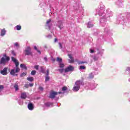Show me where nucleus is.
<instances>
[{
	"instance_id": "nucleus-1",
	"label": "nucleus",
	"mask_w": 130,
	"mask_h": 130,
	"mask_svg": "<svg viewBox=\"0 0 130 130\" xmlns=\"http://www.w3.org/2000/svg\"><path fill=\"white\" fill-rule=\"evenodd\" d=\"M12 60L15 63L16 69V71H15V69L11 70L10 72V75H12V76H17V75H16V73H19V72H20V68H19V62L18 60H17V59L14 57H12Z\"/></svg>"
},
{
	"instance_id": "nucleus-2",
	"label": "nucleus",
	"mask_w": 130,
	"mask_h": 130,
	"mask_svg": "<svg viewBox=\"0 0 130 130\" xmlns=\"http://www.w3.org/2000/svg\"><path fill=\"white\" fill-rule=\"evenodd\" d=\"M82 81L80 80H77L73 88V91L74 92H78L80 90V86L82 85Z\"/></svg>"
},
{
	"instance_id": "nucleus-3",
	"label": "nucleus",
	"mask_w": 130,
	"mask_h": 130,
	"mask_svg": "<svg viewBox=\"0 0 130 130\" xmlns=\"http://www.w3.org/2000/svg\"><path fill=\"white\" fill-rule=\"evenodd\" d=\"M9 60H10V57L7 56V55H5L4 57L1 58L0 64H5L6 61H9Z\"/></svg>"
},
{
	"instance_id": "nucleus-4",
	"label": "nucleus",
	"mask_w": 130,
	"mask_h": 130,
	"mask_svg": "<svg viewBox=\"0 0 130 130\" xmlns=\"http://www.w3.org/2000/svg\"><path fill=\"white\" fill-rule=\"evenodd\" d=\"M25 55H32V52H31V48L27 47L25 50Z\"/></svg>"
},
{
	"instance_id": "nucleus-5",
	"label": "nucleus",
	"mask_w": 130,
	"mask_h": 130,
	"mask_svg": "<svg viewBox=\"0 0 130 130\" xmlns=\"http://www.w3.org/2000/svg\"><path fill=\"white\" fill-rule=\"evenodd\" d=\"M74 67L70 65L68 67L66 68L64 71L65 73H68L69 72H73L74 71Z\"/></svg>"
},
{
	"instance_id": "nucleus-6",
	"label": "nucleus",
	"mask_w": 130,
	"mask_h": 130,
	"mask_svg": "<svg viewBox=\"0 0 130 130\" xmlns=\"http://www.w3.org/2000/svg\"><path fill=\"white\" fill-rule=\"evenodd\" d=\"M57 94H58V92H57L53 91H51L50 93V98H51V99H53L54 98H55V96H56Z\"/></svg>"
},
{
	"instance_id": "nucleus-7",
	"label": "nucleus",
	"mask_w": 130,
	"mask_h": 130,
	"mask_svg": "<svg viewBox=\"0 0 130 130\" xmlns=\"http://www.w3.org/2000/svg\"><path fill=\"white\" fill-rule=\"evenodd\" d=\"M68 56L69 58H70V59L69 60L70 63H73V62L75 61V59H74L72 54H69Z\"/></svg>"
},
{
	"instance_id": "nucleus-8",
	"label": "nucleus",
	"mask_w": 130,
	"mask_h": 130,
	"mask_svg": "<svg viewBox=\"0 0 130 130\" xmlns=\"http://www.w3.org/2000/svg\"><path fill=\"white\" fill-rule=\"evenodd\" d=\"M1 74L3 75H8V68H5L1 71Z\"/></svg>"
},
{
	"instance_id": "nucleus-9",
	"label": "nucleus",
	"mask_w": 130,
	"mask_h": 130,
	"mask_svg": "<svg viewBox=\"0 0 130 130\" xmlns=\"http://www.w3.org/2000/svg\"><path fill=\"white\" fill-rule=\"evenodd\" d=\"M27 107L29 110H33L34 109V106H33L32 103L28 104Z\"/></svg>"
},
{
	"instance_id": "nucleus-10",
	"label": "nucleus",
	"mask_w": 130,
	"mask_h": 130,
	"mask_svg": "<svg viewBox=\"0 0 130 130\" xmlns=\"http://www.w3.org/2000/svg\"><path fill=\"white\" fill-rule=\"evenodd\" d=\"M21 97L22 99H26L27 98V93L26 92L21 93Z\"/></svg>"
},
{
	"instance_id": "nucleus-11",
	"label": "nucleus",
	"mask_w": 130,
	"mask_h": 130,
	"mask_svg": "<svg viewBox=\"0 0 130 130\" xmlns=\"http://www.w3.org/2000/svg\"><path fill=\"white\" fill-rule=\"evenodd\" d=\"M57 25L60 29H61L62 28V22H61V21H58Z\"/></svg>"
},
{
	"instance_id": "nucleus-12",
	"label": "nucleus",
	"mask_w": 130,
	"mask_h": 130,
	"mask_svg": "<svg viewBox=\"0 0 130 130\" xmlns=\"http://www.w3.org/2000/svg\"><path fill=\"white\" fill-rule=\"evenodd\" d=\"M56 61H58L59 63H61V62H62V59H61V58L57 57L56 59Z\"/></svg>"
},
{
	"instance_id": "nucleus-13",
	"label": "nucleus",
	"mask_w": 130,
	"mask_h": 130,
	"mask_svg": "<svg viewBox=\"0 0 130 130\" xmlns=\"http://www.w3.org/2000/svg\"><path fill=\"white\" fill-rule=\"evenodd\" d=\"M1 36H4L6 34V29H3L1 30Z\"/></svg>"
},
{
	"instance_id": "nucleus-14",
	"label": "nucleus",
	"mask_w": 130,
	"mask_h": 130,
	"mask_svg": "<svg viewBox=\"0 0 130 130\" xmlns=\"http://www.w3.org/2000/svg\"><path fill=\"white\" fill-rule=\"evenodd\" d=\"M20 68H21V69H24V70H27V67L24 64H21Z\"/></svg>"
},
{
	"instance_id": "nucleus-15",
	"label": "nucleus",
	"mask_w": 130,
	"mask_h": 130,
	"mask_svg": "<svg viewBox=\"0 0 130 130\" xmlns=\"http://www.w3.org/2000/svg\"><path fill=\"white\" fill-rule=\"evenodd\" d=\"M27 80L29 82H33V81H34V78L33 77H27Z\"/></svg>"
},
{
	"instance_id": "nucleus-16",
	"label": "nucleus",
	"mask_w": 130,
	"mask_h": 130,
	"mask_svg": "<svg viewBox=\"0 0 130 130\" xmlns=\"http://www.w3.org/2000/svg\"><path fill=\"white\" fill-rule=\"evenodd\" d=\"M14 88H15L16 91H18V90L19 89V85H18V84H15L14 85Z\"/></svg>"
},
{
	"instance_id": "nucleus-17",
	"label": "nucleus",
	"mask_w": 130,
	"mask_h": 130,
	"mask_svg": "<svg viewBox=\"0 0 130 130\" xmlns=\"http://www.w3.org/2000/svg\"><path fill=\"white\" fill-rule=\"evenodd\" d=\"M93 26V24H91V22H89L87 24L88 28H91Z\"/></svg>"
},
{
	"instance_id": "nucleus-18",
	"label": "nucleus",
	"mask_w": 130,
	"mask_h": 130,
	"mask_svg": "<svg viewBox=\"0 0 130 130\" xmlns=\"http://www.w3.org/2000/svg\"><path fill=\"white\" fill-rule=\"evenodd\" d=\"M15 28H16L17 30H21V28H22V27H21V25H17L15 27Z\"/></svg>"
},
{
	"instance_id": "nucleus-19",
	"label": "nucleus",
	"mask_w": 130,
	"mask_h": 130,
	"mask_svg": "<svg viewBox=\"0 0 130 130\" xmlns=\"http://www.w3.org/2000/svg\"><path fill=\"white\" fill-rule=\"evenodd\" d=\"M59 68H64V64L62 63H59Z\"/></svg>"
},
{
	"instance_id": "nucleus-20",
	"label": "nucleus",
	"mask_w": 130,
	"mask_h": 130,
	"mask_svg": "<svg viewBox=\"0 0 130 130\" xmlns=\"http://www.w3.org/2000/svg\"><path fill=\"white\" fill-rule=\"evenodd\" d=\"M52 105V104H51V103H47L45 104L46 106H47V107H49V106Z\"/></svg>"
},
{
	"instance_id": "nucleus-21",
	"label": "nucleus",
	"mask_w": 130,
	"mask_h": 130,
	"mask_svg": "<svg viewBox=\"0 0 130 130\" xmlns=\"http://www.w3.org/2000/svg\"><path fill=\"white\" fill-rule=\"evenodd\" d=\"M67 90H68V87H67L66 86H63L62 88V91H67Z\"/></svg>"
},
{
	"instance_id": "nucleus-22",
	"label": "nucleus",
	"mask_w": 130,
	"mask_h": 130,
	"mask_svg": "<svg viewBox=\"0 0 130 130\" xmlns=\"http://www.w3.org/2000/svg\"><path fill=\"white\" fill-rule=\"evenodd\" d=\"M36 74V71L35 70H33L31 72V75H32V76H34Z\"/></svg>"
},
{
	"instance_id": "nucleus-23",
	"label": "nucleus",
	"mask_w": 130,
	"mask_h": 130,
	"mask_svg": "<svg viewBox=\"0 0 130 130\" xmlns=\"http://www.w3.org/2000/svg\"><path fill=\"white\" fill-rule=\"evenodd\" d=\"M85 69H86V67L85 66H80L79 67L80 70H85Z\"/></svg>"
},
{
	"instance_id": "nucleus-24",
	"label": "nucleus",
	"mask_w": 130,
	"mask_h": 130,
	"mask_svg": "<svg viewBox=\"0 0 130 130\" xmlns=\"http://www.w3.org/2000/svg\"><path fill=\"white\" fill-rule=\"evenodd\" d=\"M48 81H49V77L46 76L45 78V82H47Z\"/></svg>"
},
{
	"instance_id": "nucleus-25",
	"label": "nucleus",
	"mask_w": 130,
	"mask_h": 130,
	"mask_svg": "<svg viewBox=\"0 0 130 130\" xmlns=\"http://www.w3.org/2000/svg\"><path fill=\"white\" fill-rule=\"evenodd\" d=\"M26 75H27V73H23L22 74H21L20 77H24V76H26Z\"/></svg>"
},
{
	"instance_id": "nucleus-26",
	"label": "nucleus",
	"mask_w": 130,
	"mask_h": 130,
	"mask_svg": "<svg viewBox=\"0 0 130 130\" xmlns=\"http://www.w3.org/2000/svg\"><path fill=\"white\" fill-rule=\"evenodd\" d=\"M63 71H64V69H58V71H59L60 73H63Z\"/></svg>"
},
{
	"instance_id": "nucleus-27",
	"label": "nucleus",
	"mask_w": 130,
	"mask_h": 130,
	"mask_svg": "<svg viewBox=\"0 0 130 130\" xmlns=\"http://www.w3.org/2000/svg\"><path fill=\"white\" fill-rule=\"evenodd\" d=\"M51 22V19L48 20L46 22L47 25H48V24L50 23Z\"/></svg>"
},
{
	"instance_id": "nucleus-28",
	"label": "nucleus",
	"mask_w": 130,
	"mask_h": 130,
	"mask_svg": "<svg viewBox=\"0 0 130 130\" xmlns=\"http://www.w3.org/2000/svg\"><path fill=\"white\" fill-rule=\"evenodd\" d=\"M34 48H35V50H37L38 52H39V53H41L40 51H39V50H38L37 49V47H36V46H35L34 47Z\"/></svg>"
},
{
	"instance_id": "nucleus-29",
	"label": "nucleus",
	"mask_w": 130,
	"mask_h": 130,
	"mask_svg": "<svg viewBox=\"0 0 130 130\" xmlns=\"http://www.w3.org/2000/svg\"><path fill=\"white\" fill-rule=\"evenodd\" d=\"M39 68V66H38V65L35 66L34 67V68H35L36 70H38Z\"/></svg>"
},
{
	"instance_id": "nucleus-30",
	"label": "nucleus",
	"mask_w": 130,
	"mask_h": 130,
	"mask_svg": "<svg viewBox=\"0 0 130 130\" xmlns=\"http://www.w3.org/2000/svg\"><path fill=\"white\" fill-rule=\"evenodd\" d=\"M78 64H81L82 63H85V62H84V61H78Z\"/></svg>"
},
{
	"instance_id": "nucleus-31",
	"label": "nucleus",
	"mask_w": 130,
	"mask_h": 130,
	"mask_svg": "<svg viewBox=\"0 0 130 130\" xmlns=\"http://www.w3.org/2000/svg\"><path fill=\"white\" fill-rule=\"evenodd\" d=\"M14 45H15V46H16L17 47H19V43H15L14 44Z\"/></svg>"
},
{
	"instance_id": "nucleus-32",
	"label": "nucleus",
	"mask_w": 130,
	"mask_h": 130,
	"mask_svg": "<svg viewBox=\"0 0 130 130\" xmlns=\"http://www.w3.org/2000/svg\"><path fill=\"white\" fill-rule=\"evenodd\" d=\"M4 85H0V90H3V89H4Z\"/></svg>"
},
{
	"instance_id": "nucleus-33",
	"label": "nucleus",
	"mask_w": 130,
	"mask_h": 130,
	"mask_svg": "<svg viewBox=\"0 0 130 130\" xmlns=\"http://www.w3.org/2000/svg\"><path fill=\"white\" fill-rule=\"evenodd\" d=\"M48 75H49V70H47V73H46V76H48Z\"/></svg>"
},
{
	"instance_id": "nucleus-34",
	"label": "nucleus",
	"mask_w": 130,
	"mask_h": 130,
	"mask_svg": "<svg viewBox=\"0 0 130 130\" xmlns=\"http://www.w3.org/2000/svg\"><path fill=\"white\" fill-rule=\"evenodd\" d=\"M95 52V50L90 49V53H94Z\"/></svg>"
},
{
	"instance_id": "nucleus-35",
	"label": "nucleus",
	"mask_w": 130,
	"mask_h": 130,
	"mask_svg": "<svg viewBox=\"0 0 130 130\" xmlns=\"http://www.w3.org/2000/svg\"><path fill=\"white\" fill-rule=\"evenodd\" d=\"M39 89L40 90V91H43V87L40 86Z\"/></svg>"
},
{
	"instance_id": "nucleus-36",
	"label": "nucleus",
	"mask_w": 130,
	"mask_h": 130,
	"mask_svg": "<svg viewBox=\"0 0 130 130\" xmlns=\"http://www.w3.org/2000/svg\"><path fill=\"white\" fill-rule=\"evenodd\" d=\"M12 54H13V55H14V56L16 55V53H15V51H12Z\"/></svg>"
},
{
	"instance_id": "nucleus-37",
	"label": "nucleus",
	"mask_w": 130,
	"mask_h": 130,
	"mask_svg": "<svg viewBox=\"0 0 130 130\" xmlns=\"http://www.w3.org/2000/svg\"><path fill=\"white\" fill-rule=\"evenodd\" d=\"M24 87H25V88H28V87H29V85H28V84H25V85H24Z\"/></svg>"
},
{
	"instance_id": "nucleus-38",
	"label": "nucleus",
	"mask_w": 130,
	"mask_h": 130,
	"mask_svg": "<svg viewBox=\"0 0 130 130\" xmlns=\"http://www.w3.org/2000/svg\"><path fill=\"white\" fill-rule=\"evenodd\" d=\"M59 45L60 48H62V46H61V44L60 43H59Z\"/></svg>"
},
{
	"instance_id": "nucleus-39",
	"label": "nucleus",
	"mask_w": 130,
	"mask_h": 130,
	"mask_svg": "<svg viewBox=\"0 0 130 130\" xmlns=\"http://www.w3.org/2000/svg\"><path fill=\"white\" fill-rule=\"evenodd\" d=\"M33 83H30L29 84V86H30V87H33Z\"/></svg>"
},
{
	"instance_id": "nucleus-40",
	"label": "nucleus",
	"mask_w": 130,
	"mask_h": 130,
	"mask_svg": "<svg viewBox=\"0 0 130 130\" xmlns=\"http://www.w3.org/2000/svg\"><path fill=\"white\" fill-rule=\"evenodd\" d=\"M54 42H57V39H55Z\"/></svg>"
},
{
	"instance_id": "nucleus-41",
	"label": "nucleus",
	"mask_w": 130,
	"mask_h": 130,
	"mask_svg": "<svg viewBox=\"0 0 130 130\" xmlns=\"http://www.w3.org/2000/svg\"><path fill=\"white\" fill-rule=\"evenodd\" d=\"M44 59H45V61H47V57H45Z\"/></svg>"
},
{
	"instance_id": "nucleus-42",
	"label": "nucleus",
	"mask_w": 130,
	"mask_h": 130,
	"mask_svg": "<svg viewBox=\"0 0 130 130\" xmlns=\"http://www.w3.org/2000/svg\"><path fill=\"white\" fill-rule=\"evenodd\" d=\"M91 75H92V73L90 74V78H93V76H91Z\"/></svg>"
},
{
	"instance_id": "nucleus-43",
	"label": "nucleus",
	"mask_w": 130,
	"mask_h": 130,
	"mask_svg": "<svg viewBox=\"0 0 130 130\" xmlns=\"http://www.w3.org/2000/svg\"><path fill=\"white\" fill-rule=\"evenodd\" d=\"M58 94H61V92H58Z\"/></svg>"
},
{
	"instance_id": "nucleus-44",
	"label": "nucleus",
	"mask_w": 130,
	"mask_h": 130,
	"mask_svg": "<svg viewBox=\"0 0 130 130\" xmlns=\"http://www.w3.org/2000/svg\"><path fill=\"white\" fill-rule=\"evenodd\" d=\"M53 60H54V61H55V59H53Z\"/></svg>"
},
{
	"instance_id": "nucleus-45",
	"label": "nucleus",
	"mask_w": 130,
	"mask_h": 130,
	"mask_svg": "<svg viewBox=\"0 0 130 130\" xmlns=\"http://www.w3.org/2000/svg\"><path fill=\"white\" fill-rule=\"evenodd\" d=\"M49 29H50V27L49 26Z\"/></svg>"
},
{
	"instance_id": "nucleus-46",
	"label": "nucleus",
	"mask_w": 130,
	"mask_h": 130,
	"mask_svg": "<svg viewBox=\"0 0 130 130\" xmlns=\"http://www.w3.org/2000/svg\"><path fill=\"white\" fill-rule=\"evenodd\" d=\"M50 37H51V36H50Z\"/></svg>"
}]
</instances>
